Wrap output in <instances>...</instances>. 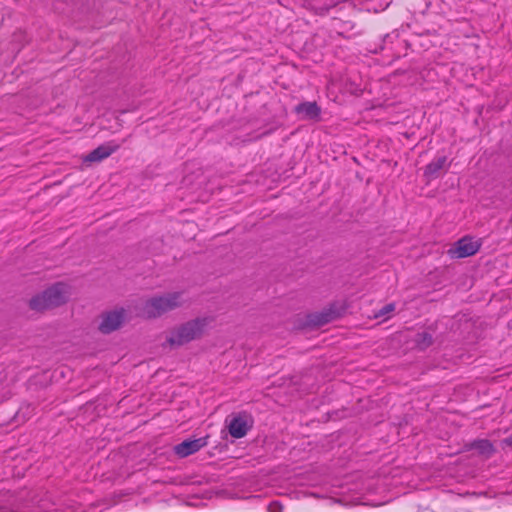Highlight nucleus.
Listing matches in <instances>:
<instances>
[{
  "instance_id": "obj_1",
  "label": "nucleus",
  "mask_w": 512,
  "mask_h": 512,
  "mask_svg": "<svg viewBox=\"0 0 512 512\" xmlns=\"http://www.w3.org/2000/svg\"><path fill=\"white\" fill-rule=\"evenodd\" d=\"M183 304L181 292H171L161 296L147 299L140 308V315L147 319H154L170 312Z\"/></svg>"
},
{
  "instance_id": "obj_2",
  "label": "nucleus",
  "mask_w": 512,
  "mask_h": 512,
  "mask_svg": "<svg viewBox=\"0 0 512 512\" xmlns=\"http://www.w3.org/2000/svg\"><path fill=\"white\" fill-rule=\"evenodd\" d=\"M69 298V288L63 283H56L41 294L31 298L29 306L35 311H44L61 306Z\"/></svg>"
},
{
  "instance_id": "obj_3",
  "label": "nucleus",
  "mask_w": 512,
  "mask_h": 512,
  "mask_svg": "<svg viewBox=\"0 0 512 512\" xmlns=\"http://www.w3.org/2000/svg\"><path fill=\"white\" fill-rule=\"evenodd\" d=\"M207 324V319L205 318H197L191 321H188L177 329L172 331L170 337L167 339L168 343L171 346H181L184 345L198 337H200L203 333V330Z\"/></svg>"
},
{
  "instance_id": "obj_4",
  "label": "nucleus",
  "mask_w": 512,
  "mask_h": 512,
  "mask_svg": "<svg viewBox=\"0 0 512 512\" xmlns=\"http://www.w3.org/2000/svg\"><path fill=\"white\" fill-rule=\"evenodd\" d=\"M480 249V244L470 237L459 239L449 250L448 254L451 258H466L476 254Z\"/></svg>"
},
{
  "instance_id": "obj_5",
  "label": "nucleus",
  "mask_w": 512,
  "mask_h": 512,
  "mask_svg": "<svg viewBox=\"0 0 512 512\" xmlns=\"http://www.w3.org/2000/svg\"><path fill=\"white\" fill-rule=\"evenodd\" d=\"M344 311L343 307L331 304L329 307L309 315V323L314 326H323L339 318Z\"/></svg>"
},
{
  "instance_id": "obj_6",
  "label": "nucleus",
  "mask_w": 512,
  "mask_h": 512,
  "mask_svg": "<svg viewBox=\"0 0 512 512\" xmlns=\"http://www.w3.org/2000/svg\"><path fill=\"white\" fill-rule=\"evenodd\" d=\"M125 319V310H114L102 315V321L99 325V330L104 334H109L122 325Z\"/></svg>"
},
{
  "instance_id": "obj_7",
  "label": "nucleus",
  "mask_w": 512,
  "mask_h": 512,
  "mask_svg": "<svg viewBox=\"0 0 512 512\" xmlns=\"http://www.w3.org/2000/svg\"><path fill=\"white\" fill-rule=\"evenodd\" d=\"M207 445V437H200L197 439H188L174 447V452L181 458L187 457L196 453L201 448Z\"/></svg>"
},
{
  "instance_id": "obj_8",
  "label": "nucleus",
  "mask_w": 512,
  "mask_h": 512,
  "mask_svg": "<svg viewBox=\"0 0 512 512\" xmlns=\"http://www.w3.org/2000/svg\"><path fill=\"white\" fill-rule=\"evenodd\" d=\"M294 112L299 115L302 120L318 121L320 119L321 108L314 101H306L295 106Z\"/></svg>"
},
{
  "instance_id": "obj_9",
  "label": "nucleus",
  "mask_w": 512,
  "mask_h": 512,
  "mask_svg": "<svg viewBox=\"0 0 512 512\" xmlns=\"http://www.w3.org/2000/svg\"><path fill=\"white\" fill-rule=\"evenodd\" d=\"M119 145L113 142L98 146L92 150L85 158V162H100L108 158L112 153L119 149Z\"/></svg>"
},
{
  "instance_id": "obj_10",
  "label": "nucleus",
  "mask_w": 512,
  "mask_h": 512,
  "mask_svg": "<svg viewBox=\"0 0 512 512\" xmlns=\"http://www.w3.org/2000/svg\"><path fill=\"white\" fill-rule=\"evenodd\" d=\"M447 164V157L446 156H440L434 160H432L428 165H426L424 169V177L427 179V181L434 180L438 178L441 174V172L444 169L448 168Z\"/></svg>"
},
{
  "instance_id": "obj_11",
  "label": "nucleus",
  "mask_w": 512,
  "mask_h": 512,
  "mask_svg": "<svg viewBox=\"0 0 512 512\" xmlns=\"http://www.w3.org/2000/svg\"><path fill=\"white\" fill-rule=\"evenodd\" d=\"M228 430L232 437L237 439L242 438L249 430L248 422L244 417L236 416L230 421Z\"/></svg>"
},
{
  "instance_id": "obj_12",
  "label": "nucleus",
  "mask_w": 512,
  "mask_h": 512,
  "mask_svg": "<svg viewBox=\"0 0 512 512\" xmlns=\"http://www.w3.org/2000/svg\"><path fill=\"white\" fill-rule=\"evenodd\" d=\"M471 449H475L479 454L486 458L491 457L495 453L494 445L487 439L475 440L470 444Z\"/></svg>"
},
{
  "instance_id": "obj_13",
  "label": "nucleus",
  "mask_w": 512,
  "mask_h": 512,
  "mask_svg": "<svg viewBox=\"0 0 512 512\" xmlns=\"http://www.w3.org/2000/svg\"><path fill=\"white\" fill-rule=\"evenodd\" d=\"M414 341L420 350H425L433 344V336L427 331H422L416 334Z\"/></svg>"
},
{
  "instance_id": "obj_14",
  "label": "nucleus",
  "mask_w": 512,
  "mask_h": 512,
  "mask_svg": "<svg viewBox=\"0 0 512 512\" xmlns=\"http://www.w3.org/2000/svg\"><path fill=\"white\" fill-rule=\"evenodd\" d=\"M395 310V304L389 303L383 306L376 314L375 318L383 317L385 319L389 318V315Z\"/></svg>"
},
{
  "instance_id": "obj_15",
  "label": "nucleus",
  "mask_w": 512,
  "mask_h": 512,
  "mask_svg": "<svg viewBox=\"0 0 512 512\" xmlns=\"http://www.w3.org/2000/svg\"><path fill=\"white\" fill-rule=\"evenodd\" d=\"M282 510H283V506L277 501L271 502L268 506L269 512H282Z\"/></svg>"
},
{
  "instance_id": "obj_16",
  "label": "nucleus",
  "mask_w": 512,
  "mask_h": 512,
  "mask_svg": "<svg viewBox=\"0 0 512 512\" xmlns=\"http://www.w3.org/2000/svg\"><path fill=\"white\" fill-rule=\"evenodd\" d=\"M502 443L512 448V437H507L502 440Z\"/></svg>"
}]
</instances>
